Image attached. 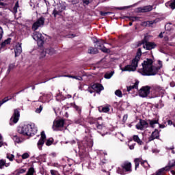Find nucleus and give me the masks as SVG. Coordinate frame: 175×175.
I'll use <instances>...</instances> for the list:
<instances>
[{
    "label": "nucleus",
    "instance_id": "nucleus-30",
    "mask_svg": "<svg viewBox=\"0 0 175 175\" xmlns=\"http://www.w3.org/2000/svg\"><path fill=\"white\" fill-rule=\"evenodd\" d=\"M11 40H12L11 38H8L7 40H5L4 42H3L1 43V47H5V46H6V44H10Z\"/></svg>",
    "mask_w": 175,
    "mask_h": 175
},
{
    "label": "nucleus",
    "instance_id": "nucleus-58",
    "mask_svg": "<svg viewBox=\"0 0 175 175\" xmlns=\"http://www.w3.org/2000/svg\"><path fill=\"white\" fill-rule=\"evenodd\" d=\"M164 41L165 42H169V37H167V36H164Z\"/></svg>",
    "mask_w": 175,
    "mask_h": 175
},
{
    "label": "nucleus",
    "instance_id": "nucleus-12",
    "mask_svg": "<svg viewBox=\"0 0 175 175\" xmlns=\"http://www.w3.org/2000/svg\"><path fill=\"white\" fill-rule=\"evenodd\" d=\"M142 44L144 49H146V50H152V49H155V44L154 42H147V38H144L142 40Z\"/></svg>",
    "mask_w": 175,
    "mask_h": 175
},
{
    "label": "nucleus",
    "instance_id": "nucleus-18",
    "mask_svg": "<svg viewBox=\"0 0 175 175\" xmlns=\"http://www.w3.org/2000/svg\"><path fill=\"white\" fill-rule=\"evenodd\" d=\"M94 42L96 43V47H98V49H100L101 47L103 46V44H105V41L102 40H94Z\"/></svg>",
    "mask_w": 175,
    "mask_h": 175
},
{
    "label": "nucleus",
    "instance_id": "nucleus-5",
    "mask_svg": "<svg viewBox=\"0 0 175 175\" xmlns=\"http://www.w3.org/2000/svg\"><path fill=\"white\" fill-rule=\"evenodd\" d=\"M44 18L43 16L40 17L34 23H33L31 29L32 31H37L40 27L44 25Z\"/></svg>",
    "mask_w": 175,
    "mask_h": 175
},
{
    "label": "nucleus",
    "instance_id": "nucleus-43",
    "mask_svg": "<svg viewBox=\"0 0 175 175\" xmlns=\"http://www.w3.org/2000/svg\"><path fill=\"white\" fill-rule=\"evenodd\" d=\"M14 68V64H11L9 65L8 69L7 70V73L8 75H9L10 73V71L12 70V69Z\"/></svg>",
    "mask_w": 175,
    "mask_h": 175
},
{
    "label": "nucleus",
    "instance_id": "nucleus-33",
    "mask_svg": "<svg viewBox=\"0 0 175 175\" xmlns=\"http://www.w3.org/2000/svg\"><path fill=\"white\" fill-rule=\"evenodd\" d=\"M4 166L8 167V165H6V161L3 159L0 160V169H3Z\"/></svg>",
    "mask_w": 175,
    "mask_h": 175
},
{
    "label": "nucleus",
    "instance_id": "nucleus-21",
    "mask_svg": "<svg viewBox=\"0 0 175 175\" xmlns=\"http://www.w3.org/2000/svg\"><path fill=\"white\" fill-rule=\"evenodd\" d=\"M139 86V81H136L133 85H131L127 87V91L129 92L130 91H132L134 88L137 89Z\"/></svg>",
    "mask_w": 175,
    "mask_h": 175
},
{
    "label": "nucleus",
    "instance_id": "nucleus-28",
    "mask_svg": "<svg viewBox=\"0 0 175 175\" xmlns=\"http://www.w3.org/2000/svg\"><path fill=\"white\" fill-rule=\"evenodd\" d=\"M135 165V170L139 167V165H140V162H142L141 158H137L134 160Z\"/></svg>",
    "mask_w": 175,
    "mask_h": 175
},
{
    "label": "nucleus",
    "instance_id": "nucleus-36",
    "mask_svg": "<svg viewBox=\"0 0 175 175\" xmlns=\"http://www.w3.org/2000/svg\"><path fill=\"white\" fill-rule=\"evenodd\" d=\"M26 172H27V170L20 169V170H18L16 171V175H21V174H23L25 173Z\"/></svg>",
    "mask_w": 175,
    "mask_h": 175
},
{
    "label": "nucleus",
    "instance_id": "nucleus-55",
    "mask_svg": "<svg viewBox=\"0 0 175 175\" xmlns=\"http://www.w3.org/2000/svg\"><path fill=\"white\" fill-rule=\"evenodd\" d=\"M90 2H91V0H83V3H85V5H88Z\"/></svg>",
    "mask_w": 175,
    "mask_h": 175
},
{
    "label": "nucleus",
    "instance_id": "nucleus-48",
    "mask_svg": "<svg viewBox=\"0 0 175 175\" xmlns=\"http://www.w3.org/2000/svg\"><path fill=\"white\" fill-rule=\"evenodd\" d=\"M44 96H46V102H50L49 99H51V94H44Z\"/></svg>",
    "mask_w": 175,
    "mask_h": 175
},
{
    "label": "nucleus",
    "instance_id": "nucleus-35",
    "mask_svg": "<svg viewBox=\"0 0 175 175\" xmlns=\"http://www.w3.org/2000/svg\"><path fill=\"white\" fill-rule=\"evenodd\" d=\"M126 18H129L130 21H137L139 17L137 16H126Z\"/></svg>",
    "mask_w": 175,
    "mask_h": 175
},
{
    "label": "nucleus",
    "instance_id": "nucleus-47",
    "mask_svg": "<svg viewBox=\"0 0 175 175\" xmlns=\"http://www.w3.org/2000/svg\"><path fill=\"white\" fill-rule=\"evenodd\" d=\"M7 158L9 161H13L14 159V155L13 154H7Z\"/></svg>",
    "mask_w": 175,
    "mask_h": 175
},
{
    "label": "nucleus",
    "instance_id": "nucleus-22",
    "mask_svg": "<svg viewBox=\"0 0 175 175\" xmlns=\"http://www.w3.org/2000/svg\"><path fill=\"white\" fill-rule=\"evenodd\" d=\"M89 54H98V48L90 47L88 49Z\"/></svg>",
    "mask_w": 175,
    "mask_h": 175
},
{
    "label": "nucleus",
    "instance_id": "nucleus-56",
    "mask_svg": "<svg viewBox=\"0 0 175 175\" xmlns=\"http://www.w3.org/2000/svg\"><path fill=\"white\" fill-rule=\"evenodd\" d=\"M152 151L153 154H158V152H159V150L158 149H153Z\"/></svg>",
    "mask_w": 175,
    "mask_h": 175
},
{
    "label": "nucleus",
    "instance_id": "nucleus-10",
    "mask_svg": "<svg viewBox=\"0 0 175 175\" xmlns=\"http://www.w3.org/2000/svg\"><path fill=\"white\" fill-rule=\"evenodd\" d=\"M135 126L139 131H144V129L148 128V123L146 120L140 119Z\"/></svg>",
    "mask_w": 175,
    "mask_h": 175
},
{
    "label": "nucleus",
    "instance_id": "nucleus-15",
    "mask_svg": "<svg viewBox=\"0 0 175 175\" xmlns=\"http://www.w3.org/2000/svg\"><path fill=\"white\" fill-rule=\"evenodd\" d=\"M64 7L61 5H58L57 8H55L53 12V14L54 17H57V16H59L62 12H64Z\"/></svg>",
    "mask_w": 175,
    "mask_h": 175
},
{
    "label": "nucleus",
    "instance_id": "nucleus-17",
    "mask_svg": "<svg viewBox=\"0 0 175 175\" xmlns=\"http://www.w3.org/2000/svg\"><path fill=\"white\" fill-rule=\"evenodd\" d=\"M15 57H18L21 53H23V48H21V43H18L15 46Z\"/></svg>",
    "mask_w": 175,
    "mask_h": 175
},
{
    "label": "nucleus",
    "instance_id": "nucleus-34",
    "mask_svg": "<svg viewBox=\"0 0 175 175\" xmlns=\"http://www.w3.org/2000/svg\"><path fill=\"white\" fill-rule=\"evenodd\" d=\"M149 121V124L151 126V128H154V125H155V124H158V120H148Z\"/></svg>",
    "mask_w": 175,
    "mask_h": 175
},
{
    "label": "nucleus",
    "instance_id": "nucleus-37",
    "mask_svg": "<svg viewBox=\"0 0 175 175\" xmlns=\"http://www.w3.org/2000/svg\"><path fill=\"white\" fill-rule=\"evenodd\" d=\"M99 50H101L103 53H110V49L105 47V46H101V48H98Z\"/></svg>",
    "mask_w": 175,
    "mask_h": 175
},
{
    "label": "nucleus",
    "instance_id": "nucleus-49",
    "mask_svg": "<svg viewBox=\"0 0 175 175\" xmlns=\"http://www.w3.org/2000/svg\"><path fill=\"white\" fill-rule=\"evenodd\" d=\"M22 158L23 159H27L28 158H29V154L28 153H24L23 155H22Z\"/></svg>",
    "mask_w": 175,
    "mask_h": 175
},
{
    "label": "nucleus",
    "instance_id": "nucleus-23",
    "mask_svg": "<svg viewBox=\"0 0 175 175\" xmlns=\"http://www.w3.org/2000/svg\"><path fill=\"white\" fill-rule=\"evenodd\" d=\"M155 91L159 92L161 95H163L165 94V90H163L161 86H156L154 88Z\"/></svg>",
    "mask_w": 175,
    "mask_h": 175
},
{
    "label": "nucleus",
    "instance_id": "nucleus-51",
    "mask_svg": "<svg viewBox=\"0 0 175 175\" xmlns=\"http://www.w3.org/2000/svg\"><path fill=\"white\" fill-rule=\"evenodd\" d=\"M73 79L79 80V81H81L83 80V77H81V76H74Z\"/></svg>",
    "mask_w": 175,
    "mask_h": 175
},
{
    "label": "nucleus",
    "instance_id": "nucleus-8",
    "mask_svg": "<svg viewBox=\"0 0 175 175\" xmlns=\"http://www.w3.org/2000/svg\"><path fill=\"white\" fill-rule=\"evenodd\" d=\"M151 88L148 85L142 87L139 91V95L141 98H147L150 94Z\"/></svg>",
    "mask_w": 175,
    "mask_h": 175
},
{
    "label": "nucleus",
    "instance_id": "nucleus-53",
    "mask_svg": "<svg viewBox=\"0 0 175 175\" xmlns=\"http://www.w3.org/2000/svg\"><path fill=\"white\" fill-rule=\"evenodd\" d=\"M3 146V139L2 138V135L0 134V147Z\"/></svg>",
    "mask_w": 175,
    "mask_h": 175
},
{
    "label": "nucleus",
    "instance_id": "nucleus-50",
    "mask_svg": "<svg viewBox=\"0 0 175 175\" xmlns=\"http://www.w3.org/2000/svg\"><path fill=\"white\" fill-rule=\"evenodd\" d=\"M111 12H100V16H107V14H110Z\"/></svg>",
    "mask_w": 175,
    "mask_h": 175
},
{
    "label": "nucleus",
    "instance_id": "nucleus-27",
    "mask_svg": "<svg viewBox=\"0 0 175 175\" xmlns=\"http://www.w3.org/2000/svg\"><path fill=\"white\" fill-rule=\"evenodd\" d=\"M165 6H170L172 10H174L175 9V0L171 1L170 3H165Z\"/></svg>",
    "mask_w": 175,
    "mask_h": 175
},
{
    "label": "nucleus",
    "instance_id": "nucleus-16",
    "mask_svg": "<svg viewBox=\"0 0 175 175\" xmlns=\"http://www.w3.org/2000/svg\"><path fill=\"white\" fill-rule=\"evenodd\" d=\"M155 139H159V131L157 129H155L153 131L149 137L148 142H152V140H155Z\"/></svg>",
    "mask_w": 175,
    "mask_h": 175
},
{
    "label": "nucleus",
    "instance_id": "nucleus-40",
    "mask_svg": "<svg viewBox=\"0 0 175 175\" xmlns=\"http://www.w3.org/2000/svg\"><path fill=\"white\" fill-rule=\"evenodd\" d=\"M115 95L119 98H122V92L120 90H118L115 92Z\"/></svg>",
    "mask_w": 175,
    "mask_h": 175
},
{
    "label": "nucleus",
    "instance_id": "nucleus-29",
    "mask_svg": "<svg viewBox=\"0 0 175 175\" xmlns=\"http://www.w3.org/2000/svg\"><path fill=\"white\" fill-rule=\"evenodd\" d=\"M75 122L76 124H77L78 125H83L84 124V119L83 118H79V119H77Z\"/></svg>",
    "mask_w": 175,
    "mask_h": 175
},
{
    "label": "nucleus",
    "instance_id": "nucleus-54",
    "mask_svg": "<svg viewBox=\"0 0 175 175\" xmlns=\"http://www.w3.org/2000/svg\"><path fill=\"white\" fill-rule=\"evenodd\" d=\"M97 129H103V125L102 124H97L96 125Z\"/></svg>",
    "mask_w": 175,
    "mask_h": 175
},
{
    "label": "nucleus",
    "instance_id": "nucleus-41",
    "mask_svg": "<svg viewBox=\"0 0 175 175\" xmlns=\"http://www.w3.org/2000/svg\"><path fill=\"white\" fill-rule=\"evenodd\" d=\"M18 9V1H17L16 3H15V5L14 6L13 8V13H17V10Z\"/></svg>",
    "mask_w": 175,
    "mask_h": 175
},
{
    "label": "nucleus",
    "instance_id": "nucleus-32",
    "mask_svg": "<svg viewBox=\"0 0 175 175\" xmlns=\"http://www.w3.org/2000/svg\"><path fill=\"white\" fill-rule=\"evenodd\" d=\"M12 138L15 143H21V139L17 135H14Z\"/></svg>",
    "mask_w": 175,
    "mask_h": 175
},
{
    "label": "nucleus",
    "instance_id": "nucleus-64",
    "mask_svg": "<svg viewBox=\"0 0 175 175\" xmlns=\"http://www.w3.org/2000/svg\"><path fill=\"white\" fill-rule=\"evenodd\" d=\"M170 87H175V83H174V82H171V83H170Z\"/></svg>",
    "mask_w": 175,
    "mask_h": 175
},
{
    "label": "nucleus",
    "instance_id": "nucleus-61",
    "mask_svg": "<svg viewBox=\"0 0 175 175\" xmlns=\"http://www.w3.org/2000/svg\"><path fill=\"white\" fill-rule=\"evenodd\" d=\"M55 173H57V172H55V170H51V174L52 175H55Z\"/></svg>",
    "mask_w": 175,
    "mask_h": 175
},
{
    "label": "nucleus",
    "instance_id": "nucleus-38",
    "mask_svg": "<svg viewBox=\"0 0 175 175\" xmlns=\"http://www.w3.org/2000/svg\"><path fill=\"white\" fill-rule=\"evenodd\" d=\"M60 99H61L62 100H65V99H66V98L62 96V94H57V96L56 100L59 102V100Z\"/></svg>",
    "mask_w": 175,
    "mask_h": 175
},
{
    "label": "nucleus",
    "instance_id": "nucleus-52",
    "mask_svg": "<svg viewBox=\"0 0 175 175\" xmlns=\"http://www.w3.org/2000/svg\"><path fill=\"white\" fill-rule=\"evenodd\" d=\"M73 106V107L75 108V109H76V110L77 111H79V113H80V111H81V109H80V107H79V106H77V105H72Z\"/></svg>",
    "mask_w": 175,
    "mask_h": 175
},
{
    "label": "nucleus",
    "instance_id": "nucleus-20",
    "mask_svg": "<svg viewBox=\"0 0 175 175\" xmlns=\"http://www.w3.org/2000/svg\"><path fill=\"white\" fill-rule=\"evenodd\" d=\"M98 111L100 113H109L110 108L109 107H99Z\"/></svg>",
    "mask_w": 175,
    "mask_h": 175
},
{
    "label": "nucleus",
    "instance_id": "nucleus-9",
    "mask_svg": "<svg viewBox=\"0 0 175 175\" xmlns=\"http://www.w3.org/2000/svg\"><path fill=\"white\" fill-rule=\"evenodd\" d=\"M20 118V111L18 109H14V114L12 117L10 118V124L13 125V124H17L18 122V120Z\"/></svg>",
    "mask_w": 175,
    "mask_h": 175
},
{
    "label": "nucleus",
    "instance_id": "nucleus-57",
    "mask_svg": "<svg viewBox=\"0 0 175 175\" xmlns=\"http://www.w3.org/2000/svg\"><path fill=\"white\" fill-rule=\"evenodd\" d=\"M8 4L2 2L1 0H0V6H6Z\"/></svg>",
    "mask_w": 175,
    "mask_h": 175
},
{
    "label": "nucleus",
    "instance_id": "nucleus-6",
    "mask_svg": "<svg viewBox=\"0 0 175 175\" xmlns=\"http://www.w3.org/2000/svg\"><path fill=\"white\" fill-rule=\"evenodd\" d=\"M174 166H175V161H174V160H171V161H170L168 165L159 170V171L156 174V175H164L165 172H167V170H170V168L174 167Z\"/></svg>",
    "mask_w": 175,
    "mask_h": 175
},
{
    "label": "nucleus",
    "instance_id": "nucleus-4",
    "mask_svg": "<svg viewBox=\"0 0 175 175\" xmlns=\"http://www.w3.org/2000/svg\"><path fill=\"white\" fill-rule=\"evenodd\" d=\"M138 64L139 62L133 59L131 64L126 65L124 68H122L121 70L122 72H135V70H136V68H137Z\"/></svg>",
    "mask_w": 175,
    "mask_h": 175
},
{
    "label": "nucleus",
    "instance_id": "nucleus-46",
    "mask_svg": "<svg viewBox=\"0 0 175 175\" xmlns=\"http://www.w3.org/2000/svg\"><path fill=\"white\" fill-rule=\"evenodd\" d=\"M172 24L170 23H167V25H165V29L167 30V31H170V29H172Z\"/></svg>",
    "mask_w": 175,
    "mask_h": 175
},
{
    "label": "nucleus",
    "instance_id": "nucleus-31",
    "mask_svg": "<svg viewBox=\"0 0 175 175\" xmlns=\"http://www.w3.org/2000/svg\"><path fill=\"white\" fill-rule=\"evenodd\" d=\"M113 75H114V72H107L104 77L105 79H111V77H113Z\"/></svg>",
    "mask_w": 175,
    "mask_h": 175
},
{
    "label": "nucleus",
    "instance_id": "nucleus-60",
    "mask_svg": "<svg viewBox=\"0 0 175 175\" xmlns=\"http://www.w3.org/2000/svg\"><path fill=\"white\" fill-rule=\"evenodd\" d=\"M167 151H172V150H174V147L166 148Z\"/></svg>",
    "mask_w": 175,
    "mask_h": 175
},
{
    "label": "nucleus",
    "instance_id": "nucleus-25",
    "mask_svg": "<svg viewBox=\"0 0 175 175\" xmlns=\"http://www.w3.org/2000/svg\"><path fill=\"white\" fill-rule=\"evenodd\" d=\"M133 140L134 142H136V143L139 144V146H142V144H143V142L142 141V139H140V138H139V136L137 135L133 136Z\"/></svg>",
    "mask_w": 175,
    "mask_h": 175
},
{
    "label": "nucleus",
    "instance_id": "nucleus-39",
    "mask_svg": "<svg viewBox=\"0 0 175 175\" xmlns=\"http://www.w3.org/2000/svg\"><path fill=\"white\" fill-rule=\"evenodd\" d=\"M54 139L53 138H49L46 142V146H51L53 144Z\"/></svg>",
    "mask_w": 175,
    "mask_h": 175
},
{
    "label": "nucleus",
    "instance_id": "nucleus-45",
    "mask_svg": "<svg viewBox=\"0 0 175 175\" xmlns=\"http://www.w3.org/2000/svg\"><path fill=\"white\" fill-rule=\"evenodd\" d=\"M42 110H43V106L40 105L38 108L36 109V113L40 114V113H42Z\"/></svg>",
    "mask_w": 175,
    "mask_h": 175
},
{
    "label": "nucleus",
    "instance_id": "nucleus-11",
    "mask_svg": "<svg viewBox=\"0 0 175 175\" xmlns=\"http://www.w3.org/2000/svg\"><path fill=\"white\" fill-rule=\"evenodd\" d=\"M64 124H65V121L62 119L55 120L53 126V131H59V128H62L64 126Z\"/></svg>",
    "mask_w": 175,
    "mask_h": 175
},
{
    "label": "nucleus",
    "instance_id": "nucleus-13",
    "mask_svg": "<svg viewBox=\"0 0 175 175\" xmlns=\"http://www.w3.org/2000/svg\"><path fill=\"white\" fill-rule=\"evenodd\" d=\"M46 141V134L44 133V131H42L41 133V137L39 139L37 146L39 148V150H42V147H43V144H44V142Z\"/></svg>",
    "mask_w": 175,
    "mask_h": 175
},
{
    "label": "nucleus",
    "instance_id": "nucleus-42",
    "mask_svg": "<svg viewBox=\"0 0 175 175\" xmlns=\"http://www.w3.org/2000/svg\"><path fill=\"white\" fill-rule=\"evenodd\" d=\"M46 54H47L46 51H42L40 54V59H42L46 57Z\"/></svg>",
    "mask_w": 175,
    "mask_h": 175
},
{
    "label": "nucleus",
    "instance_id": "nucleus-44",
    "mask_svg": "<svg viewBox=\"0 0 175 175\" xmlns=\"http://www.w3.org/2000/svg\"><path fill=\"white\" fill-rule=\"evenodd\" d=\"M9 100V97L4 98L1 101H0V107L3 105V103H6Z\"/></svg>",
    "mask_w": 175,
    "mask_h": 175
},
{
    "label": "nucleus",
    "instance_id": "nucleus-3",
    "mask_svg": "<svg viewBox=\"0 0 175 175\" xmlns=\"http://www.w3.org/2000/svg\"><path fill=\"white\" fill-rule=\"evenodd\" d=\"M87 87V85H80L79 87V90L81 91H88V92H90V94H92L94 91H96L97 92H100V91H103L104 88L103 86L101 84L99 83H95L92 86H88L87 89H85L84 88Z\"/></svg>",
    "mask_w": 175,
    "mask_h": 175
},
{
    "label": "nucleus",
    "instance_id": "nucleus-19",
    "mask_svg": "<svg viewBox=\"0 0 175 175\" xmlns=\"http://www.w3.org/2000/svg\"><path fill=\"white\" fill-rule=\"evenodd\" d=\"M151 10H152V6L147 5L144 7L143 8H141V10H139V12H142V13H146L147 12H151Z\"/></svg>",
    "mask_w": 175,
    "mask_h": 175
},
{
    "label": "nucleus",
    "instance_id": "nucleus-24",
    "mask_svg": "<svg viewBox=\"0 0 175 175\" xmlns=\"http://www.w3.org/2000/svg\"><path fill=\"white\" fill-rule=\"evenodd\" d=\"M140 57H142V49L139 48L137 50V55L135 56L134 59L139 62V61H140Z\"/></svg>",
    "mask_w": 175,
    "mask_h": 175
},
{
    "label": "nucleus",
    "instance_id": "nucleus-2",
    "mask_svg": "<svg viewBox=\"0 0 175 175\" xmlns=\"http://www.w3.org/2000/svg\"><path fill=\"white\" fill-rule=\"evenodd\" d=\"M33 126V124H26L19 126L18 127V132L23 136H32V135L36 133V129Z\"/></svg>",
    "mask_w": 175,
    "mask_h": 175
},
{
    "label": "nucleus",
    "instance_id": "nucleus-63",
    "mask_svg": "<svg viewBox=\"0 0 175 175\" xmlns=\"http://www.w3.org/2000/svg\"><path fill=\"white\" fill-rule=\"evenodd\" d=\"M129 148L130 150H133L135 148V145H130Z\"/></svg>",
    "mask_w": 175,
    "mask_h": 175
},
{
    "label": "nucleus",
    "instance_id": "nucleus-59",
    "mask_svg": "<svg viewBox=\"0 0 175 175\" xmlns=\"http://www.w3.org/2000/svg\"><path fill=\"white\" fill-rule=\"evenodd\" d=\"M75 76L72 75H63V77H69L70 79H73Z\"/></svg>",
    "mask_w": 175,
    "mask_h": 175
},
{
    "label": "nucleus",
    "instance_id": "nucleus-14",
    "mask_svg": "<svg viewBox=\"0 0 175 175\" xmlns=\"http://www.w3.org/2000/svg\"><path fill=\"white\" fill-rule=\"evenodd\" d=\"M122 167L125 172H132V163L129 161H125L122 164Z\"/></svg>",
    "mask_w": 175,
    "mask_h": 175
},
{
    "label": "nucleus",
    "instance_id": "nucleus-26",
    "mask_svg": "<svg viewBox=\"0 0 175 175\" xmlns=\"http://www.w3.org/2000/svg\"><path fill=\"white\" fill-rule=\"evenodd\" d=\"M46 54H49V55H54V54H55V50H54V49L53 48H49L48 49L46 50Z\"/></svg>",
    "mask_w": 175,
    "mask_h": 175
},
{
    "label": "nucleus",
    "instance_id": "nucleus-7",
    "mask_svg": "<svg viewBox=\"0 0 175 175\" xmlns=\"http://www.w3.org/2000/svg\"><path fill=\"white\" fill-rule=\"evenodd\" d=\"M34 32L33 33V39L34 40H36V42H38V44L39 46H43V39H44V38H43V36H42V33L36 31H33Z\"/></svg>",
    "mask_w": 175,
    "mask_h": 175
},
{
    "label": "nucleus",
    "instance_id": "nucleus-1",
    "mask_svg": "<svg viewBox=\"0 0 175 175\" xmlns=\"http://www.w3.org/2000/svg\"><path fill=\"white\" fill-rule=\"evenodd\" d=\"M153 62L152 59H147L146 61H144L142 64V68L139 69L138 72L141 73L142 76H155L159 69L162 68V62L159 61V67L153 66Z\"/></svg>",
    "mask_w": 175,
    "mask_h": 175
},
{
    "label": "nucleus",
    "instance_id": "nucleus-62",
    "mask_svg": "<svg viewBox=\"0 0 175 175\" xmlns=\"http://www.w3.org/2000/svg\"><path fill=\"white\" fill-rule=\"evenodd\" d=\"M163 33H165V32L160 33L159 35V38H163Z\"/></svg>",
    "mask_w": 175,
    "mask_h": 175
}]
</instances>
